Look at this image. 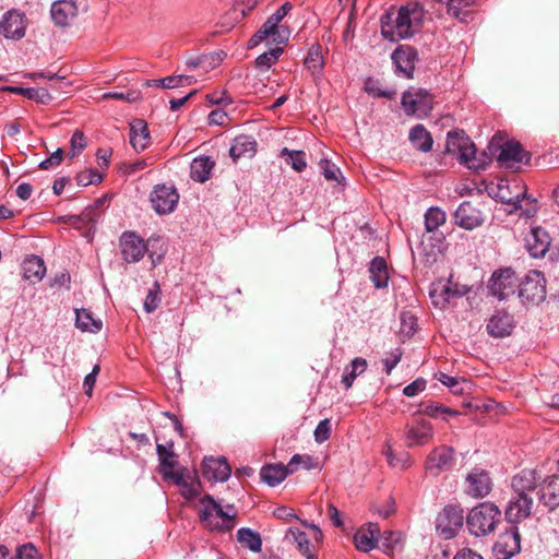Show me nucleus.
I'll return each instance as SVG.
<instances>
[{
    "label": "nucleus",
    "instance_id": "4468645a",
    "mask_svg": "<svg viewBox=\"0 0 559 559\" xmlns=\"http://www.w3.org/2000/svg\"><path fill=\"white\" fill-rule=\"evenodd\" d=\"M491 193L500 202L518 209L525 197V186L518 179H500L496 188L491 189Z\"/></svg>",
    "mask_w": 559,
    "mask_h": 559
},
{
    "label": "nucleus",
    "instance_id": "0eeeda50",
    "mask_svg": "<svg viewBox=\"0 0 559 559\" xmlns=\"http://www.w3.org/2000/svg\"><path fill=\"white\" fill-rule=\"evenodd\" d=\"M464 512L463 509L449 504L445 506L436 519V531L443 539L455 537L460 528L463 526Z\"/></svg>",
    "mask_w": 559,
    "mask_h": 559
},
{
    "label": "nucleus",
    "instance_id": "2eb2a0df",
    "mask_svg": "<svg viewBox=\"0 0 559 559\" xmlns=\"http://www.w3.org/2000/svg\"><path fill=\"white\" fill-rule=\"evenodd\" d=\"M469 292L466 285L452 282L450 277L445 283L433 284L430 289V297L436 307L444 308L454 298L465 296Z\"/></svg>",
    "mask_w": 559,
    "mask_h": 559
},
{
    "label": "nucleus",
    "instance_id": "72a5a7b5",
    "mask_svg": "<svg viewBox=\"0 0 559 559\" xmlns=\"http://www.w3.org/2000/svg\"><path fill=\"white\" fill-rule=\"evenodd\" d=\"M215 163L207 156L195 157L190 165V177L198 182L210 179Z\"/></svg>",
    "mask_w": 559,
    "mask_h": 559
},
{
    "label": "nucleus",
    "instance_id": "774afa93",
    "mask_svg": "<svg viewBox=\"0 0 559 559\" xmlns=\"http://www.w3.org/2000/svg\"><path fill=\"white\" fill-rule=\"evenodd\" d=\"M37 550L32 544H25L17 548L15 559H36Z\"/></svg>",
    "mask_w": 559,
    "mask_h": 559
},
{
    "label": "nucleus",
    "instance_id": "423d86ee",
    "mask_svg": "<svg viewBox=\"0 0 559 559\" xmlns=\"http://www.w3.org/2000/svg\"><path fill=\"white\" fill-rule=\"evenodd\" d=\"M401 105L407 116L425 118L432 110L433 97L427 90L411 87L403 93Z\"/></svg>",
    "mask_w": 559,
    "mask_h": 559
},
{
    "label": "nucleus",
    "instance_id": "58836bf2",
    "mask_svg": "<svg viewBox=\"0 0 559 559\" xmlns=\"http://www.w3.org/2000/svg\"><path fill=\"white\" fill-rule=\"evenodd\" d=\"M367 366V360L361 357H356L346 366L342 376V383L345 389H349L353 385L355 379L366 371Z\"/></svg>",
    "mask_w": 559,
    "mask_h": 559
},
{
    "label": "nucleus",
    "instance_id": "f8f14e48",
    "mask_svg": "<svg viewBox=\"0 0 559 559\" xmlns=\"http://www.w3.org/2000/svg\"><path fill=\"white\" fill-rule=\"evenodd\" d=\"M290 32L285 25H276L270 20H266L259 31L249 39V48L258 46L260 43L265 41L267 45L274 44L275 46H283L289 39Z\"/></svg>",
    "mask_w": 559,
    "mask_h": 559
},
{
    "label": "nucleus",
    "instance_id": "ddd939ff",
    "mask_svg": "<svg viewBox=\"0 0 559 559\" xmlns=\"http://www.w3.org/2000/svg\"><path fill=\"white\" fill-rule=\"evenodd\" d=\"M488 148L492 155L498 152L496 158L506 167H513L524 159H526V162L528 160L527 154L524 152L522 145L515 141H507L503 144H499L496 140H492Z\"/></svg>",
    "mask_w": 559,
    "mask_h": 559
},
{
    "label": "nucleus",
    "instance_id": "9b49d317",
    "mask_svg": "<svg viewBox=\"0 0 559 559\" xmlns=\"http://www.w3.org/2000/svg\"><path fill=\"white\" fill-rule=\"evenodd\" d=\"M150 201L158 215L169 214L175 211L178 204L179 193L175 186L159 183L153 188Z\"/></svg>",
    "mask_w": 559,
    "mask_h": 559
},
{
    "label": "nucleus",
    "instance_id": "f704fd0d",
    "mask_svg": "<svg viewBox=\"0 0 559 559\" xmlns=\"http://www.w3.org/2000/svg\"><path fill=\"white\" fill-rule=\"evenodd\" d=\"M289 474L288 464L267 465L261 469L262 480L271 487H275L281 484Z\"/></svg>",
    "mask_w": 559,
    "mask_h": 559
},
{
    "label": "nucleus",
    "instance_id": "a18cd8bd",
    "mask_svg": "<svg viewBox=\"0 0 559 559\" xmlns=\"http://www.w3.org/2000/svg\"><path fill=\"white\" fill-rule=\"evenodd\" d=\"M171 448H173V443H169V448H167L163 444L156 445V451H157V455H158V460H159V463L162 466L163 474L165 471H173V468L176 465L175 453L171 450Z\"/></svg>",
    "mask_w": 559,
    "mask_h": 559
},
{
    "label": "nucleus",
    "instance_id": "dca6fc26",
    "mask_svg": "<svg viewBox=\"0 0 559 559\" xmlns=\"http://www.w3.org/2000/svg\"><path fill=\"white\" fill-rule=\"evenodd\" d=\"M27 19L16 9L5 12L0 20V35L7 39L20 40L25 36Z\"/></svg>",
    "mask_w": 559,
    "mask_h": 559
},
{
    "label": "nucleus",
    "instance_id": "3c124183",
    "mask_svg": "<svg viewBox=\"0 0 559 559\" xmlns=\"http://www.w3.org/2000/svg\"><path fill=\"white\" fill-rule=\"evenodd\" d=\"M401 536L395 532L384 533L381 539V548L385 554L393 552L400 545Z\"/></svg>",
    "mask_w": 559,
    "mask_h": 559
},
{
    "label": "nucleus",
    "instance_id": "f3484780",
    "mask_svg": "<svg viewBox=\"0 0 559 559\" xmlns=\"http://www.w3.org/2000/svg\"><path fill=\"white\" fill-rule=\"evenodd\" d=\"M153 239L145 242L134 231H124L120 237V249L122 258L128 263L139 262L148 251V246Z\"/></svg>",
    "mask_w": 559,
    "mask_h": 559
},
{
    "label": "nucleus",
    "instance_id": "bb28decb",
    "mask_svg": "<svg viewBox=\"0 0 559 559\" xmlns=\"http://www.w3.org/2000/svg\"><path fill=\"white\" fill-rule=\"evenodd\" d=\"M380 538V527L377 523L369 522L361 526L354 535V543L359 551L368 552L377 547Z\"/></svg>",
    "mask_w": 559,
    "mask_h": 559
},
{
    "label": "nucleus",
    "instance_id": "473e14b6",
    "mask_svg": "<svg viewBox=\"0 0 559 559\" xmlns=\"http://www.w3.org/2000/svg\"><path fill=\"white\" fill-rule=\"evenodd\" d=\"M408 139L417 151L427 153L432 148V136L423 124H416L409 131Z\"/></svg>",
    "mask_w": 559,
    "mask_h": 559
},
{
    "label": "nucleus",
    "instance_id": "13d9d810",
    "mask_svg": "<svg viewBox=\"0 0 559 559\" xmlns=\"http://www.w3.org/2000/svg\"><path fill=\"white\" fill-rule=\"evenodd\" d=\"M103 205V200H97L92 206L86 207L82 213V219L86 223H96L99 218V209Z\"/></svg>",
    "mask_w": 559,
    "mask_h": 559
},
{
    "label": "nucleus",
    "instance_id": "603ef678",
    "mask_svg": "<svg viewBox=\"0 0 559 559\" xmlns=\"http://www.w3.org/2000/svg\"><path fill=\"white\" fill-rule=\"evenodd\" d=\"M102 181V175L95 169H88L80 173L76 176V182L79 186L96 185Z\"/></svg>",
    "mask_w": 559,
    "mask_h": 559
},
{
    "label": "nucleus",
    "instance_id": "39448f33",
    "mask_svg": "<svg viewBox=\"0 0 559 559\" xmlns=\"http://www.w3.org/2000/svg\"><path fill=\"white\" fill-rule=\"evenodd\" d=\"M501 511L491 502H481L474 507L466 516L469 533L483 537L492 533L500 522Z\"/></svg>",
    "mask_w": 559,
    "mask_h": 559
},
{
    "label": "nucleus",
    "instance_id": "f257e3e1",
    "mask_svg": "<svg viewBox=\"0 0 559 559\" xmlns=\"http://www.w3.org/2000/svg\"><path fill=\"white\" fill-rule=\"evenodd\" d=\"M540 487L542 475L536 469L525 468L512 476V497L506 509L510 523H519L531 515L535 499L539 500Z\"/></svg>",
    "mask_w": 559,
    "mask_h": 559
},
{
    "label": "nucleus",
    "instance_id": "c85d7f7f",
    "mask_svg": "<svg viewBox=\"0 0 559 559\" xmlns=\"http://www.w3.org/2000/svg\"><path fill=\"white\" fill-rule=\"evenodd\" d=\"M203 475L215 481H226L230 477V466L224 457H205L202 464Z\"/></svg>",
    "mask_w": 559,
    "mask_h": 559
},
{
    "label": "nucleus",
    "instance_id": "c9c22d12",
    "mask_svg": "<svg viewBox=\"0 0 559 559\" xmlns=\"http://www.w3.org/2000/svg\"><path fill=\"white\" fill-rule=\"evenodd\" d=\"M370 280L377 288H383L388 285L389 274L386 262L381 257L372 259L369 267Z\"/></svg>",
    "mask_w": 559,
    "mask_h": 559
},
{
    "label": "nucleus",
    "instance_id": "a211bd4d",
    "mask_svg": "<svg viewBox=\"0 0 559 559\" xmlns=\"http://www.w3.org/2000/svg\"><path fill=\"white\" fill-rule=\"evenodd\" d=\"M492 549L497 559H510L518 554L521 549L518 527L512 525L500 534Z\"/></svg>",
    "mask_w": 559,
    "mask_h": 559
},
{
    "label": "nucleus",
    "instance_id": "9d476101",
    "mask_svg": "<svg viewBox=\"0 0 559 559\" xmlns=\"http://www.w3.org/2000/svg\"><path fill=\"white\" fill-rule=\"evenodd\" d=\"M519 285L515 272L512 269H503L492 274L488 289L499 300H504L515 294Z\"/></svg>",
    "mask_w": 559,
    "mask_h": 559
},
{
    "label": "nucleus",
    "instance_id": "6ab92c4d",
    "mask_svg": "<svg viewBox=\"0 0 559 559\" xmlns=\"http://www.w3.org/2000/svg\"><path fill=\"white\" fill-rule=\"evenodd\" d=\"M164 478L173 479L174 483L180 488V493L186 499H194L200 493V481L192 477L190 472L187 469H181L177 472L165 471Z\"/></svg>",
    "mask_w": 559,
    "mask_h": 559
},
{
    "label": "nucleus",
    "instance_id": "69168bd1",
    "mask_svg": "<svg viewBox=\"0 0 559 559\" xmlns=\"http://www.w3.org/2000/svg\"><path fill=\"white\" fill-rule=\"evenodd\" d=\"M292 9H293L292 3L285 2L271 16H269L267 20H270L271 22H273L276 25H282L281 22L289 13V11Z\"/></svg>",
    "mask_w": 559,
    "mask_h": 559
},
{
    "label": "nucleus",
    "instance_id": "412c9836",
    "mask_svg": "<svg viewBox=\"0 0 559 559\" xmlns=\"http://www.w3.org/2000/svg\"><path fill=\"white\" fill-rule=\"evenodd\" d=\"M551 238L542 227H532L525 236V248L533 258H543L549 250Z\"/></svg>",
    "mask_w": 559,
    "mask_h": 559
},
{
    "label": "nucleus",
    "instance_id": "e2e57ef3",
    "mask_svg": "<svg viewBox=\"0 0 559 559\" xmlns=\"http://www.w3.org/2000/svg\"><path fill=\"white\" fill-rule=\"evenodd\" d=\"M425 389H426V381L424 379L419 378V379H416L415 381H413L412 383L407 384L404 388L403 393L408 397H413V396H416L417 394H419L420 392H423Z\"/></svg>",
    "mask_w": 559,
    "mask_h": 559
},
{
    "label": "nucleus",
    "instance_id": "a878e982",
    "mask_svg": "<svg viewBox=\"0 0 559 559\" xmlns=\"http://www.w3.org/2000/svg\"><path fill=\"white\" fill-rule=\"evenodd\" d=\"M514 328L513 317L507 311H496L488 320L486 330L496 338L509 336Z\"/></svg>",
    "mask_w": 559,
    "mask_h": 559
},
{
    "label": "nucleus",
    "instance_id": "4c0bfd02",
    "mask_svg": "<svg viewBox=\"0 0 559 559\" xmlns=\"http://www.w3.org/2000/svg\"><path fill=\"white\" fill-rule=\"evenodd\" d=\"M237 540L243 547L253 552H260L262 549V539L260 534L249 527H241L237 531Z\"/></svg>",
    "mask_w": 559,
    "mask_h": 559
},
{
    "label": "nucleus",
    "instance_id": "de8ad7c7",
    "mask_svg": "<svg viewBox=\"0 0 559 559\" xmlns=\"http://www.w3.org/2000/svg\"><path fill=\"white\" fill-rule=\"evenodd\" d=\"M364 90L373 97L392 98L395 94L394 91L381 88L378 81L371 78L365 81Z\"/></svg>",
    "mask_w": 559,
    "mask_h": 559
},
{
    "label": "nucleus",
    "instance_id": "aec40b11",
    "mask_svg": "<svg viewBox=\"0 0 559 559\" xmlns=\"http://www.w3.org/2000/svg\"><path fill=\"white\" fill-rule=\"evenodd\" d=\"M466 492L474 498H484L491 490L489 474L481 468H473L465 478Z\"/></svg>",
    "mask_w": 559,
    "mask_h": 559
},
{
    "label": "nucleus",
    "instance_id": "393cba45",
    "mask_svg": "<svg viewBox=\"0 0 559 559\" xmlns=\"http://www.w3.org/2000/svg\"><path fill=\"white\" fill-rule=\"evenodd\" d=\"M417 52L409 46H402L392 53V61L396 72L406 79H412L415 69Z\"/></svg>",
    "mask_w": 559,
    "mask_h": 559
},
{
    "label": "nucleus",
    "instance_id": "5701e85b",
    "mask_svg": "<svg viewBox=\"0 0 559 559\" xmlns=\"http://www.w3.org/2000/svg\"><path fill=\"white\" fill-rule=\"evenodd\" d=\"M455 224L460 227L472 230L484 223L483 213L471 202H463L454 213Z\"/></svg>",
    "mask_w": 559,
    "mask_h": 559
},
{
    "label": "nucleus",
    "instance_id": "8fccbe9b",
    "mask_svg": "<svg viewBox=\"0 0 559 559\" xmlns=\"http://www.w3.org/2000/svg\"><path fill=\"white\" fill-rule=\"evenodd\" d=\"M320 165L322 168V174L326 180L341 183L342 179H344L340 168L335 164L329 162L328 159H321Z\"/></svg>",
    "mask_w": 559,
    "mask_h": 559
},
{
    "label": "nucleus",
    "instance_id": "052dcab7",
    "mask_svg": "<svg viewBox=\"0 0 559 559\" xmlns=\"http://www.w3.org/2000/svg\"><path fill=\"white\" fill-rule=\"evenodd\" d=\"M86 146V141L83 132L75 130L71 136L72 156H75Z\"/></svg>",
    "mask_w": 559,
    "mask_h": 559
},
{
    "label": "nucleus",
    "instance_id": "37998d69",
    "mask_svg": "<svg viewBox=\"0 0 559 559\" xmlns=\"http://www.w3.org/2000/svg\"><path fill=\"white\" fill-rule=\"evenodd\" d=\"M445 213L439 207H430L425 214V226L427 231H433L444 224Z\"/></svg>",
    "mask_w": 559,
    "mask_h": 559
},
{
    "label": "nucleus",
    "instance_id": "49530a36",
    "mask_svg": "<svg viewBox=\"0 0 559 559\" xmlns=\"http://www.w3.org/2000/svg\"><path fill=\"white\" fill-rule=\"evenodd\" d=\"M302 466L305 469L310 471L317 467L313 459L310 455L295 454L288 462V472L294 474Z\"/></svg>",
    "mask_w": 559,
    "mask_h": 559
},
{
    "label": "nucleus",
    "instance_id": "2f4dec72",
    "mask_svg": "<svg viewBox=\"0 0 559 559\" xmlns=\"http://www.w3.org/2000/svg\"><path fill=\"white\" fill-rule=\"evenodd\" d=\"M23 277L31 283L41 281L46 273L44 260L37 255L26 258L22 263Z\"/></svg>",
    "mask_w": 559,
    "mask_h": 559
},
{
    "label": "nucleus",
    "instance_id": "7c9ffc66",
    "mask_svg": "<svg viewBox=\"0 0 559 559\" xmlns=\"http://www.w3.org/2000/svg\"><path fill=\"white\" fill-rule=\"evenodd\" d=\"M130 144L136 152L144 151L150 144V131L142 119L130 123Z\"/></svg>",
    "mask_w": 559,
    "mask_h": 559
},
{
    "label": "nucleus",
    "instance_id": "bf43d9fd",
    "mask_svg": "<svg viewBox=\"0 0 559 559\" xmlns=\"http://www.w3.org/2000/svg\"><path fill=\"white\" fill-rule=\"evenodd\" d=\"M206 100L212 105H229L233 103L231 97L226 91H215L206 95Z\"/></svg>",
    "mask_w": 559,
    "mask_h": 559
},
{
    "label": "nucleus",
    "instance_id": "4be33fe9",
    "mask_svg": "<svg viewBox=\"0 0 559 559\" xmlns=\"http://www.w3.org/2000/svg\"><path fill=\"white\" fill-rule=\"evenodd\" d=\"M453 454L454 451L450 447L440 445L435 448L428 455L426 468L435 475L450 469L454 462Z\"/></svg>",
    "mask_w": 559,
    "mask_h": 559
},
{
    "label": "nucleus",
    "instance_id": "4d7b16f0",
    "mask_svg": "<svg viewBox=\"0 0 559 559\" xmlns=\"http://www.w3.org/2000/svg\"><path fill=\"white\" fill-rule=\"evenodd\" d=\"M154 286H155V288L148 290V293L145 297V300H144V309L147 313H151L154 310H156L159 305V301H160V299L158 297L157 283H155Z\"/></svg>",
    "mask_w": 559,
    "mask_h": 559
},
{
    "label": "nucleus",
    "instance_id": "20e7f679",
    "mask_svg": "<svg viewBox=\"0 0 559 559\" xmlns=\"http://www.w3.org/2000/svg\"><path fill=\"white\" fill-rule=\"evenodd\" d=\"M200 520L211 531H230L236 522L237 511L234 504L224 509L210 495L200 500Z\"/></svg>",
    "mask_w": 559,
    "mask_h": 559
},
{
    "label": "nucleus",
    "instance_id": "338daca9",
    "mask_svg": "<svg viewBox=\"0 0 559 559\" xmlns=\"http://www.w3.org/2000/svg\"><path fill=\"white\" fill-rule=\"evenodd\" d=\"M62 156H63V151L61 148H58L56 152H53L51 154L50 157H48V158L44 159L43 162H40L39 167L41 169L53 168V167L58 166L61 163Z\"/></svg>",
    "mask_w": 559,
    "mask_h": 559
},
{
    "label": "nucleus",
    "instance_id": "cd10ccee",
    "mask_svg": "<svg viewBox=\"0 0 559 559\" xmlns=\"http://www.w3.org/2000/svg\"><path fill=\"white\" fill-rule=\"evenodd\" d=\"M539 502L550 510L559 506V472L545 478L542 477Z\"/></svg>",
    "mask_w": 559,
    "mask_h": 559
},
{
    "label": "nucleus",
    "instance_id": "c756f323",
    "mask_svg": "<svg viewBox=\"0 0 559 559\" xmlns=\"http://www.w3.org/2000/svg\"><path fill=\"white\" fill-rule=\"evenodd\" d=\"M257 141L251 135H238L234 139L229 148V155L234 162L241 157H251L255 154Z\"/></svg>",
    "mask_w": 559,
    "mask_h": 559
},
{
    "label": "nucleus",
    "instance_id": "1a4fd4ad",
    "mask_svg": "<svg viewBox=\"0 0 559 559\" xmlns=\"http://www.w3.org/2000/svg\"><path fill=\"white\" fill-rule=\"evenodd\" d=\"M435 437L432 424L424 418H415L408 421L404 428V440L407 448L425 447Z\"/></svg>",
    "mask_w": 559,
    "mask_h": 559
},
{
    "label": "nucleus",
    "instance_id": "680f3d73",
    "mask_svg": "<svg viewBox=\"0 0 559 559\" xmlns=\"http://www.w3.org/2000/svg\"><path fill=\"white\" fill-rule=\"evenodd\" d=\"M424 414L437 417L440 414L457 415L459 413L441 404H430L425 407Z\"/></svg>",
    "mask_w": 559,
    "mask_h": 559
},
{
    "label": "nucleus",
    "instance_id": "5fc2aeb1",
    "mask_svg": "<svg viewBox=\"0 0 559 559\" xmlns=\"http://www.w3.org/2000/svg\"><path fill=\"white\" fill-rule=\"evenodd\" d=\"M147 86H156L163 88H176L180 86V79L177 75H170L158 80H148L145 82Z\"/></svg>",
    "mask_w": 559,
    "mask_h": 559
},
{
    "label": "nucleus",
    "instance_id": "7ed1b4c3",
    "mask_svg": "<svg viewBox=\"0 0 559 559\" xmlns=\"http://www.w3.org/2000/svg\"><path fill=\"white\" fill-rule=\"evenodd\" d=\"M445 150L455 155L461 164L474 170L484 169L490 160L486 153L477 152L475 144L463 130L448 133Z\"/></svg>",
    "mask_w": 559,
    "mask_h": 559
},
{
    "label": "nucleus",
    "instance_id": "ea45409f",
    "mask_svg": "<svg viewBox=\"0 0 559 559\" xmlns=\"http://www.w3.org/2000/svg\"><path fill=\"white\" fill-rule=\"evenodd\" d=\"M286 538H290L296 543L298 550L307 557V559H314L311 554V543L307 534L299 528H289Z\"/></svg>",
    "mask_w": 559,
    "mask_h": 559
},
{
    "label": "nucleus",
    "instance_id": "f03ea898",
    "mask_svg": "<svg viewBox=\"0 0 559 559\" xmlns=\"http://www.w3.org/2000/svg\"><path fill=\"white\" fill-rule=\"evenodd\" d=\"M424 16L425 11L419 3H407L399 10L394 25L382 24L381 33L391 41L411 38L419 31Z\"/></svg>",
    "mask_w": 559,
    "mask_h": 559
},
{
    "label": "nucleus",
    "instance_id": "864d4df0",
    "mask_svg": "<svg viewBox=\"0 0 559 559\" xmlns=\"http://www.w3.org/2000/svg\"><path fill=\"white\" fill-rule=\"evenodd\" d=\"M331 436V421L325 418L319 421L318 426L314 429V440L318 443H323L329 440Z\"/></svg>",
    "mask_w": 559,
    "mask_h": 559
},
{
    "label": "nucleus",
    "instance_id": "c03bdc74",
    "mask_svg": "<svg viewBox=\"0 0 559 559\" xmlns=\"http://www.w3.org/2000/svg\"><path fill=\"white\" fill-rule=\"evenodd\" d=\"M323 64V57L320 50L318 48L310 49L305 59V67L311 72L313 76L321 74Z\"/></svg>",
    "mask_w": 559,
    "mask_h": 559
},
{
    "label": "nucleus",
    "instance_id": "e433bc0d",
    "mask_svg": "<svg viewBox=\"0 0 559 559\" xmlns=\"http://www.w3.org/2000/svg\"><path fill=\"white\" fill-rule=\"evenodd\" d=\"M75 314V325L81 331L97 333L102 330V320L94 319L92 312L88 311L87 309H76Z\"/></svg>",
    "mask_w": 559,
    "mask_h": 559
},
{
    "label": "nucleus",
    "instance_id": "79ce46f5",
    "mask_svg": "<svg viewBox=\"0 0 559 559\" xmlns=\"http://www.w3.org/2000/svg\"><path fill=\"white\" fill-rule=\"evenodd\" d=\"M383 454L386 459L388 464L393 468L405 469L409 466V454L403 453L397 455L394 453L391 444L386 443L383 450Z\"/></svg>",
    "mask_w": 559,
    "mask_h": 559
},
{
    "label": "nucleus",
    "instance_id": "b1692460",
    "mask_svg": "<svg viewBox=\"0 0 559 559\" xmlns=\"http://www.w3.org/2000/svg\"><path fill=\"white\" fill-rule=\"evenodd\" d=\"M79 12L74 0H57L51 4L50 15L59 27L69 26Z\"/></svg>",
    "mask_w": 559,
    "mask_h": 559
},
{
    "label": "nucleus",
    "instance_id": "09e8293b",
    "mask_svg": "<svg viewBox=\"0 0 559 559\" xmlns=\"http://www.w3.org/2000/svg\"><path fill=\"white\" fill-rule=\"evenodd\" d=\"M283 156H288L289 164L297 171H302L307 167L305 153L301 151H289L288 148L282 150Z\"/></svg>",
    "mask_w": 559,
    "mask_h": 559
},
{
    "label": "nucleus",
    "instance_id": "6e6552de",
    "mask_svg": "<svg viewBox=\"0 0 559 559\" xmlns=\"http://www.w3.org/2000/svg\"><path fill=\"white\" fill-rule=\"evenodd\" d=\"M519 297L525 305H538L546 298V281L538 271H531L519 285Z\"/></svg>",
    "mask_w": 559,
    "mask_h": 559
},
{
    "label": "nucleus",
    "instance_id": "0e129e2a",
    "mask_svg": "<svg viewBox=\"0 0 559 559\" xmlns=\"http://www.w3.org/2000/svg\"><path fill=\"white\" fill-rule=\"evenodd\" d=\"M262 0H237L234 4V11L245 16L247 12L253 10Z\"/></svg>",
    "mask_w": 559,
    "mask_h": 559
},
{
    "label": "nucleus",
    "instance_id": "6e6d98bb",
    "mask_svg": "<svg viewBox=\"0 0 559 559\" xmlns=\"http://www.w3.org/2000/svg\"><path fill=\"white\" fill-rule=\"evenodd\" d=\"M402 355V350L400 348H395L394 350L390 352L388 356L382 360L385 373L388 376L391 374L392 370L401 361Z\"/></svg>",
    "mask_w": 559,
    "mask_h": 559
},
{
    "label": "nucleus",
    "instance_id": "a19ab883",
    "mask_svg": "<svg viewBox=\"0 0 559 559\" xmlns=\"http://www.w3.org/2000/svg\"><path fill=\"white\" fill-rule=\"evenodd\" d=\"M283 52V46L270 48L255 59V67L261 71H267L278 60Z\"/></svg>",
    "mask_w": 559,
    "mask_h": 559
}]
</instances>
